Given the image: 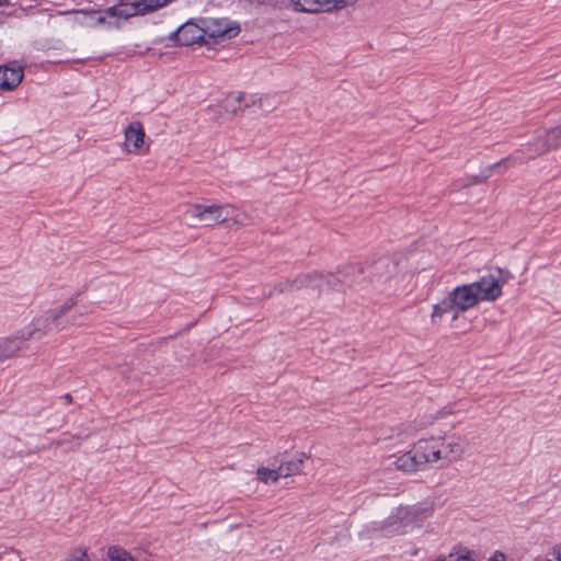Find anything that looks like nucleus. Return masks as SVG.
Here are the masks:
<instances>
[{
    "mask_svg": "<svg viewBox=\"0 0 561 561\" xmlns=\"http://www.w3.org/2000/svg\"><path fill=\"white\" fill-rule=\"evenodd\" d=\"M257 477L264 483L276 482L282 478L280 474H278V469L274 470L264 467L257 469Z\"/></svg>",
    "mask_w": 561,
    "mask_h": 561,
    "instance_id": "a878e982",
    "label": "nucleus"
},
{
    "mask_svg": "<svg viewBox=\"0 0 561 561\" xmlns=\"http://www.w3.org/2000/svg\"><path fill=\"white\" fill-rule=\"evenodd\" d=\"M409 514H410V508L409 507H398L397 511H396L394 517L397 519H400L401 522H404V519L407 517H409ZM390 518H393V516H391Z\"/></svg>",
    "mask_w": 561,
    "mask_h": 561,
    "instance_id": "cd10ccee",
    "label": "nucleus"
},
{
    "mask_svg": "<svg viewBox=\"0 0 561 561\" xmlns=\"http://www.w3.org/2000/svg\"><path fill=\"white\" fill-rule=\"evenodd\" d=\"M204 44L218 43L238 35L239 27L224 19H201Z\"/></svg>",
    "mask_w": 561,
    "mask_h": 561,
    "instance_id": "39448f33",
    "label": "nucleus"
},
{
    "mask_svg": "<svg viewBox=\"0 0 561 561\" xmlns=\"http://www.w3.org/2000/svg\"><path fill=\"white\" fill-rule=\"evenodd\" d=\"M170 38L182 46L204 44L201 19L185 22L176 31L171 33Z\"/></svg>",
    "mask_w": 561,
    "mask_h": 561,
    "instance_id": "6e6552de",
    "label": "nucleus"
},
{
    "mask_svg": "<svg viewBox=\"0 0 561 561\" xmlns=\"http://www.w3.org/2000/svg\"><path fill=\"white\" fill-rule=\"evenodd\" d=\"M64 399H65L66 403H68V404H70L72 402V397L69 393L65 394Z\"/></svg>",
    "mask_w": 561,
    "mask_h": 561,
    "instance_id": "72a5a7b5",
    "label": "nucleus"
},
{
    "mask_svg": "<svg viewBox=\"0 0 561 561\" xmlns=\"http://www.w3.org/2000/svg\"><path fill=\"white\" fill-rule=\"evenodd\" d=\"M439 448V462L450 463L459 460L466 449V438L459 434L436 436Z\"/></svg>",
    "mask_w": 561,
    "mask_h": 561,
    "instance_id": "423d86ee",
    "label": "nucleus"
},
{
    "mask_svg": "<svg viewBox=\"0 0 561 561\" xmlns=\"http://www.w3.org/2000/svg\"><path fill=\"white\" fill-rule=\"evenodd\" d=\"M2 1H3V0H0V5L2 4Z\"/></svg>",
    "mask_w": 561,
    "mask_h": 561,
    "instance_id": "c9c22d12",
    "label": "nucleus"
},
{
    "mask_svg": "<svg viewBox=\"0 0 561 561\" xmlns=\"http://www.w3.org/2000/svg\"><path fill=\"white\" fill-rule=\"evenodd\" d=\"M413 450L423 469H425L427 465L439 462V448H437L436 436L419 439L414 444Z\"/></svg>",
    "mask_w": 561,
    "mask_h": 561,
    "instance_id": "9b49d317",
    "label": "nucleus"
},
{
    "mask_svg": "<svg viewBox=\"0 0 561 561\" xmlns=\"http://www.w3.org/2000/svg\"><path fill=\"white\" fill-rule=\"evenodd\" d=\"M396 263L389 257H381L371 265V282L378 283L388 279L396 272Z\"/></svg>",
    "mask_w": 561,
    "mask_h": 561,
    "instance_id": "f3484780",
    "label": "nucleus"
},
{
    "mask_svg": "<svg viewBox=\"0 0 561 561\" xmlns=\"http://www.w3.org/2000/svg\"><path fill=\"white\" fill-rule=\"evenodd\" d=\"M352 0H318L320 11H332L350 4Z\"/></svg>",
    "mask_w": 561,
    "mask_h": 561,
    "instance_id": "393cba45",
    "label": "nucleus"
},
{
    "mask_svg": "<svg viewBox=\"0 0 561 561\" xmlns=\"http://www.w3.org/2000/svg\"><path fill=\"white\" fill-rule=\"evenodd\" d=\"M287 7L296 12L316 13L320 12L318 0H287Z\"/></svg>",
    "mask_w": 561,
    "mask_h": 561,
    "instance_id": "412c9836",
    "label": "nucleus"
},
{
    "mask_svg": "<svg viewBox=\"0 0 561 561\" xmlns=\"http://www.w3.org/2000/svg\"><path fill=\"white\" fill-rule=\"evenodd\" d=\"M76 305L75 298L68 300L59 308L45 311L41 316L33 319V321L21 329L22 339L39 340L44 335L51 332L54 329L62 330L65 325L61 324L60 318L64 317Z\"/></svg>",
    "mask_w": 561,
    "mask_h": 561,
    "instance_id": "f257e3e1",
    "label": "nucleus"
},
{
    "mask_svg": "<svg viewBox=\"0 0 561 561\" xmlns=\"http://www.w3.org/2000/svg\"><path fill=\"white\" fill-rule=\"evenodd\" d=\"M488 561H506V557L501 551H495Z\"/></svg>",
    "mask_w": 561,
    "mask_h": 561,
    "instance_id": "c85d7f7f",
    "label": "nucleus"
},
{
    "mask_svg": "<svg viewBox=\"0 0 561 561\" xmlns=\"http://www.w3.org/2000/svg\"><path fill=\"white\" fill-rule=\"evenodd\" d=\"M224 206L194 204L187 207L185 216L191 220V226L211 227L225 222Z\"/></svg>",
    "mask_w": 561,
    "mask_h": 561,
    "instance_id": "20e7f679",
    "label": "nucleus"
},
{
    "mask_svg": "<svg viewBox=\"0 0 561 561\" xmlns=\"http://www.w3.org/2000/svg\"><path fill=\"white\" fill-rule=\"evenodd\" d=\"M383 466L387 470H398L404 473H412L423 470L414 450L407 451L400 456H389L385 459Z\"/></svg>",
    "mask_w": 561,
    "mask_h": 561,
    "instance_id": "f8f14e48",
    "label": "nucleus"
},
{
    "mask_svg": "<svg viewBox=\"0 0 561 561\" xmlns=\"http://www.w3.org/2000/svg\"><path fill=\"white\" fill-rule=\"evenodd\" d=\"M28 339H22L21 330L10 337L0 339V362L14 356L18 352L25 348Z\"/></svg>",
    "mask_w": 561,
    "mask_h": 561,
    "instance_id": "dca6fc26",
    "label": "nucleus"
},
{
    "mask_svg": "<svg viewBox=\"0 0 561 561\" xmlns=\"http://www.w3.org/2000/svg\"><path fill=\"white\" fill-rule=\"evenodd\" d=\"M225 211H227V215H224V224H226L228 227L248 225V215L244 211L237 209L230 205L224 206V213Z\"/></svg>",
    "mask_w": 561,
    "mask_h": 561,
    "instance_id": "6ab92c4d",
    "label": "nucleus"
},
{
    "mask_svg": "<svg viewBox=\"0 0 561 561\" xmlns=\"http://www.w3.org/2000/svg\"><path fill=\"white\" fill-rule=\"evenodd\" d=\"M543 142L549 147V150L557 148L561 145V124L554 128L547 130L543 135Z\"/></svg>",
    "mask_w": 561,
    "mask_h": 561,
    "instance_id": "4be33fe9",
    "label": "nucleus"
},
{
    "mask_svg": "<svg viewBox=\"0 0 561 561\" xmlns=\"http://www.w3.org/2000/svg\"><path fill=\"white\" fill-rule=\"evenodd\" d=\"M68 561H89L87 551H80V554L71 557Z\"/></svg>",
    "mask_w": 561,
    "mask_h": 561,
    "instance_id": "7c9ffc66",
    "label": "nucleus"
},
{
    "mask_svg": "<svg viewBox=\"0 0 561 561\" xmlns=\"http://www.w3.org/2000/svg\"><path fill=\"white\" fill-rule=\"evenodd\" d=\"M24 77L23 68L20 66H0V91H12L16 89Z\"/></svg>",
    "mask_w": 561,
    "mask_h": 561,
    "instance_id": "2eb2a0df",
    "label": "nucleus"
},
{
    "mask_svg": "<svg viewBox=\"0 0 561 561\" xmlns=\"http://www.w3.org/2000/svg\"><path fill=\"white\" fill-rule=\"evenodd\" d=\"M449 295L456 305L457 310L460 313L476 307L479 304L477 296L470 284L455 287Z\"/></svg>",
    "mask_w": 561,
    "mask_h": 561,
    "instance_id": "ddd939ff",
    "label": "nucleus"
},
{
    "mask_svg": "<svg viewBox=\"0 0 561 561\" xmlns=\"http://www.w3.org/2000/svg\"><path fill=\"white\" fill-rule=\"evenodd\" d=\"M245 99H247L245 94L240 93V94H238V95H237L236 101H237L238 103H241V102H243Z\"/></svg>",
    "mask_w": 561,
    "mask_h": 561,
    "instance_id": "473e14b6",
    "label": "nucleus"
},
{
    "mask_svg": "<svg viewBox=\"0 0 561 561\" xmlns=\"http://www.w3.org/2000/svg\"><path fill=\"white\" fill-rule=\"evenodd\" d=\"M451 561H474V552L468 549H461L456 554L450 553Z\"/></svg>",
    "mask_w": 561,
    "mask_h": 561,
    "instance_id": "bb28decb",
    "label": "nucleus"
},
{
    "mask_svg": "<svg viewBox=\"0 0 561 561\" xmlns=\"http://www.w3.org/2000/svg\"><path fill=\"white\" fill-rule=\"evenodd\" d=\"M142 10H140V5L137 4V1L131 0L130 3H119L107 8L104 13L96 10H81L78 11L77 14L81 15L82 19L78 20L81 24L85 25H99L103 24L106 21V15L108 16H118L128 19L136 14H144Z\"/></svg>",
    "mask_w": 561,
    "mask_h": 561,
    "instance_id": "f03ea898",
    "label": "nucleus"
},
{
    "mask_svg": "<svg viewBox=\"0 0 561 561\" xmlns=\"http://www.w3.org/2000/svg\"><path fill=\"white\" fill-rule=\"evenodd\" d=\"M322 279L323 277L317 273L299 275L294 279H286L278 283L274 287V290L268 293L267 297H271L273 293L283 294L302 288H311L313 290L320 291V280Z\"/></svg>",
    "mask_w": 561,
    "mask_h": 561,
    "instance_id": "1a4fd4ad",
    "label": "nucleus"
},
{
    "mask_svg": "<svg viewBox=\"0 0 561 561\" xmlns=\"http://www.w3.org/2000/svg\"><path fill=\"white\" fill-rule=\"evenodd\" d=\"M434 422V417H424L421 420H416L413 422V424H410L405 427L404 433L407 436H413L416 434V432L427 427Z\"/></svg>",
    "mask_w": 561,
    "mask_h": 561,
    "instance_id": "b1692460",
    "label": "nucleus"
},
{
    "mask_svg": "<svg viewBox=\"0 0 561 561\" xmlns=\"http://www.w3.org/2000/svg\"><path fill=\"white\" fill-rule=\"evenodd\" d=\"M304 461V457L299 456L280 463V466L278 467V474H280V477L283 478H287L293 474L301 472Z\"/></svg>",
    "mask_w": 561,
    "mask_h": 561,
    "instance_id": "aec40b11",
    "label": "nucleus"
},
{
    "mask_svg": "<svg viewBox=\"0 0 561 561\" xmlns=\"http://www.w3.org/2000/svg\"><path fill=\"white\" fill-rule=\"evenodd\" d=\"M552 557L557 560V561H561V546H554L552 547L551 549V552Z\"/></svg>",
    "mask_w": 561,
    "mask_h": 561,
    "instance_id": "c756f323",
    "label": "nucleus"
},
{
    "mask_svg": "<svg viewBox=\"0 0 561 561\" xmlns=\"http://www.w3.org/2000/svg\"><path fill=\"white\" fill-rule=\"evenodd\" d=\"M107 557L110 561H135L126 550L117 546H112L108 548Z\"/></svg>",
    "mask_w": 561,
    "mask_h": 561,
    "instance_id": "5701e85b",
    "label": "nucleus"
},
{
    "mask_svg": "<svg viewBox=\"0 0 561 561\" xmlns=\"http://www.w3.org/2000/svg\"><path fill=\"white\" fill-rule=\"evenodd\" d=\"M543 561H552V560H550V559H546V560H543Z\"/></svg>",
    "mask_w": 561,
    "mask_h": 561,
    "instance_id": "f704fd0d",
    "label": "nucleus"
},
{
    "mask_svg": "<svg viewBox=\"0 0 561 561\" xmlns=\"http://www.w3.org/2000/svg\"><path fill=\"white\" fill-rule=\"evenodd\" d=\"M445 314H451L453 321L457 320L460 316L449 294L447 297L443 298L439 302L433 306V311L431 314L432 322L436 323L437 320L442 319Z\"/></svg>",
    "mask_w": 561,
    "mask_h": 561,
    "instance_id": "a211bd4d",
    "label": "nucleus"
},
{
    "mask_svg": "<svg viewBox=\"0 0 561 561\" xmlns=\"http://www.w3.org/2000/svg\"><path fill=\"white\" fill-rule=\"evenodd\" d=\"M363 270L358 265H348L336 272L334 275H322L323 279L320 280V289L327 285L333 289H341L342 287H354L359 284Z\"/></svg>",
    "mask_w": 561,
    "mask_h": 561,
    "instance_id": "0eeeda50",
    "label": "nucleus"
},
{
    "mask_svg": "<svg viewBox=\"0 0 561 561\" xmlns=\"http://www.w3.org/2000/svg\"><path fill=\"white\" fill-rule=\"evenodd\" d=\"M126 151L139 152L145 142V130L140 122L130 123L124 131Z\"/></svg>",
    "mask_w": 561,
    "mask_h": 561,
    "instance_id": "4468645a",
    "label": "nucleus"
},
{
    "mask_svg": "<svg viewBox=\"0 0 561 561\" xmlns=\"http://www.w3.org/2000/svg\"><path fill=\"white\" fill-rule=\"evenodd\" d=\"M479 301H494L502 295V284L491 274L470 284Z\"/></svg>",
    "mask_w": 561,
    "mask_h": 561,
    "instance_id": "9d476101",
    "label": "nucleus"
},
{
    "mask_svg": "<svg viewBox=\"0 0 561 561\" xmlns=\"http://www.w3.org/2000/svg\"><path fill=\"white\" fill-rule=\"evenodd\" d=\"M548 151L549 147L546 146V144L543 142V138L540 134L531 142L522 146L507 158L503 159L497 163L492 164L490 169L493 170L499 167H504L505 169H508L511 167L524 164L539 156L545 154Z\"/></svg>",
    "mask_w": 561,
    "mask_h": 561,
    "instance_id": "7ed1b4c3",
    "label": "nucleus"
},
{
    "mask_svg": "<svg viewBox=\"0 0 561 561\" xmlns=\"http://www.w3.org/2000/svg\"><path fill=\"white\" fill-rule=\"evenodd\" d=\"M250 99H251V102H247L245 105H244L245 107H249L251 105L262 106V99L261 98L260 99H255V98L251 96Z\"/></svg>",
    "mask_w": 561,
    "mask_h": 561,
    "instance_id": "2f4dec72",
    "label": "nucleus"
}]
</instances>
